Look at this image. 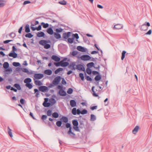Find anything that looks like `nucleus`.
<instances>
[{"label": "nucleus", "mask_w": 152, "mask_h": 152, "mask_svg": "<svg viewBox=\"0 0 152 152\" xmlns=\"http://www.w3.org/2000/svg\"><path fill=\"white\" fill-rule=\"evenodd\" d=\"M38 89L39 90L37 89H34V93L36 94L35 96L37 97H39V91L44 93L47 92L48 91V87L44 86L39 87Z\"/></svg>", "instance_id": "1"}, {"label": "nucleus", "mask_w": 152, "mask_h": 152, "mask_svg": "<svg viewBox=\"0 0 152 152\" xmlns=\"http://www.w3.org/2000/svg\"><path fill=\"white\" fill-rule=\"evenodd\" d=\"M17 49L15 46H13L12 47V52L10 53L8 55L10 57H13L14 58H15L17 57L18 55L15 51H17Z\"/></svg>", "instance_id": "2"}, {"label": "nucleus", "mask_w": 152, "mask_h": 152, "mask_svg": "<svg viewBox=\"0 0 152 152\" xmlns=\"http://www.w3.org/2000/svg\"><path fill=\"white\" fill-rule=\"evenodd\" d=\"M39 44L44 46L45 48L48 49L50 48L51 45L50 44L46 43V42L45 40H42L39 41Z\"/></svg>", "instance_id": "3"}, {"label": "nucleus", "mask_w": 152, "mask_h": 152, "mask_svg": "<svg viewBox=\"0 0 152 152\" xmlns=\"http://www.w3.org/2000/svg\"><path fill=\"white\" fill-rule=\"evenodd\" d=\"M61 79V77L60 76H57L54 79L52 83L54 85H58Z\"/></svg>", "instance_id": "4"}, {"label": "nucleus", "mask_w": 152, "mask_h": 152, "mask_svg": "<svg viewBox=\"0 0 152 152\" xmlns=\"http://www.w3.org/2000/svg\"><path fill=\"white\" fill-rule=\"evenodd\" d=\"M81 59L84 61L89 60L91 59V57L88 55H83L81 56Z\"/></svg>", "instance_id": "5"}, {"label": "nucleus", "mask_w": 152, "mask_h": 152, "mask_svg": "<svg viewBox=\"0 0 152 152\" xmlns=\"http://www.w3.org/2000/svg\"><path fill=\"white\" fill-rule=\"evenodd\" d=\"M43 77V74L41 73L35 74L34 75V77L37 79H41Z\"/></svg>", "instance_id": "6"}, {"label": "nucleus", "mask_w": 152, "mask_h": 152, "mask_svg": "<svg viewBox=\"0 0 152 152\" xmlns=\"http://www.w3.org/2000/svg\"><path fill=\"white\" fill-rule=\"evenodd\" d=\"M71 34L70 32L64 33L63 34L62 37L64 39H67L70 37Z\"/></svg>", "instance_id": "7"}, {"label": "nucleus", "mask_w": 152, "mask_h": 152, "mask_svg": "<svg viewBox=\"0 0 152 152\" xmlns=\"http://www.w3.org/2000/svg\"><path fill=\"white\" fill-rule=\"evenodd\" d=\"M76 68L79 70L83 71H85V69L84 66L83 65L81 64H77L76 66Z\"/></svg>", "instance_id": "8"}, {"label": "nucleus", "mask_w": 152, "mask_h": 152, "mask_svg": "<svg viewBox=\"0 0 152 152\" xmlns=\"http://www.w3.org/2000/svg\"><path fill=\"white\" fill-rule=\"evenodd\" d=\"M77 49L78 50L83 52H86L87 50L86 48L81 46H78L77 47Z\"/></svg>", "instance_id": "9"}, {"label": "nucleus", "mask_w": 152, "mask_h": 152, "mask_svg": "<svg viewBox=\"0 0 152 152\" xmlns=\"http://www.w3.org/2000/svg\"><path fill=\"white\" fill-rule=\"evenodd\" d=\"M51 58L52 60H53L56 62H59L61 60L60 58L54 55H53L51 57Z\"/></svg>", "instance_id": "10"}, {"label": "nucleus", "mask_w": 152, "mask_h": 152, "mask_svg": "<svg viewBox=\"0 0 152 152\" xmlns=\"http://www.w3.org/2000/svg\"><path fill=\"white\" fill-rule=\"evenodd\" d=\"M68 66V67L69 68L71 69L72 70H75L76 68L75 67V62H73L72 63H71Z\"/></svg>", "instance_id": "11"}, {"label": "nucleus", "mask_w": 152, "mask_h": 152, "mask_svg": "<svg viewBox=\"0 0 152 152\" xmlns=\"http://www.w3.org/2000/svg\"><path fill=\"white\" fill-rule=\"evenodd\" d=\"M46 31L50 35H52L54 34L53 31L51 27H50L48 28L47 30Z\"/></svg>", "instance_id": "12"}, {"label": "nucleus", "mask_w": 152, "mask_h": 152, "mask_svg": "<svg viewBox=\"0 0 152 152\" xmlns=\"http://www.w3.org/2000/svg\"><path fill=\"white\" fill-rule=\"evenodd\" d=\"M59 94L62 96H65L66 95V92L64 90H60L59 91Z\"/></svg>", "instance_id": "13"}, {"label": "nucleus", "mask_w": 152, "mask_h": 152, "mask_svg": "<svg viewBox=\"0 0 152 152\" xmlns=\"http://www.w3.org/2000/svg\"><path fill=\"white\" fill-rule=\"evenodd\" d=\"M70 105L72 107H74L76 105V102L75 100L72 99L70 101Z\"/></svg>", "instance_id": "14"}, {"label": "nucleus", "mask_w": 152, "mask_h": 152, "mask_svg": "<svg viewBox=\"0 0 152 152\" xmlns=\"http://www.w3.org/2000/svg\"><path fill=\"white\" fill-rule=\"evenodd\" d=\"M61 66L63 67H66L68 66L69 64V62L67 61L64 62L62 61H61Z\"/></svg>", "instance_id": "15"}, {"label": "nucleus", "mask_w": 152, "mask_h": 152, "mask_svg": "<svg viewBox=\"0 0 152 152\" xmlns=\"http://www.w3.org/2000/svg\"><path fill=\"white\" fill-rule=\"evenodd\" d=\"M60 120H61L62 122L65 123H67L68 121V118L64 116H62L61 118L60 119Z\"/></svg>", "instance_id": "16"}, {"label": "nucleus", "mask_w": 152, "mask_h": 152, "mask_svg": "<svg viewBox=\"0 0 152 152\" xmlns=\"http://www.w3.org/2000/svg\"><path fill=\"white\" fill-rule=\"evenodd\" d=\"M140 129V127L138 126H136L133 130H132V133L133 134H135L138 132V130Z\"/></svg>", "instance_id": "17"}, {"label": "nucleus", "mask_w": 152, "mask_h": 152, "mask_svg": "<svg viewBox=\"0 0 152 152\" xmlns=\"http://www.w3.org/2000/svg\"><path fill=\"white\" fill-rule=\"evenodd\" d=\"M123 25L121 24H118L114 26V28L115 29H121L123 27Z\"/></svg>", "instance_id": "18"}, {"label": "nucleus", "mask_w": 152, "mask_h": 152, "mask_svg": "<svg viewBox=\"0 0 152 152\" xmlns=\"http://www.w3.org/2000/svg\"><path fill=\"white\" fill-rule=\"evenodd\" d=\"M44 73L46 75H50L52 74V72L50 69H48L45 70Z\"/></svg>", "instance_id": "19"}, {"label": "nucleus", "mask_w": 152, "mask_h": 152, "mask_svg": "<svg viewBox=\"0 0 152 152\" xmlns=\"http://www.w3.org/2000/svg\"><path fill=\"white\" fill-rule=\"evenodd\" d=\"M25 28V31L26 33H28L30 32V30L28 24H27L26 25Z\"/></svg>", "instance_id": "20"}, {"label": "nucleus", "mask_w": 152, "mask_h": 152, "mask_svg": "<svg viewBox=\"0 0 152 152\" xmlns=\"http://www.w3.org/2000/svg\"><path fill=\"white\" fill-rule=\"evenodd\" d=\"M45 35V34L42 31L38 32L37 36L39 37H44Z\"/></svg>", "instance_id": "21"}, {"label": "nucleus", "mask_w": 152, "mask_h": 152, "mask_svg": "<svg viewBox=\"0 0 152 152\" xmlns=\"http://www.w3.org/2000/svg\"><path fill=\"white\" fill-rule=\"evenodd\" d=\"M31 79L30 78H26L24 80V82L26 83V84L31 83Z\"/></svg>", "instance_id": "22"}, {"label": "nucleus", "mask_w": 152, "mask_h": 152, "mask_svg": "<svg viewBox=\"0 0 152 152\" xmlns=\"http://www.w3.org/2000/svg\"><path fill=\"white\" fill-rule=\"evenodd\" d=\"M148 29V27L145 26V24H143L141 26L140 29L142 31H146Z\"/></svg>", "instance_id": "23"}, {"label": "nucleus", "mask_w": 152, "mask_h": 152, "mask_svg": "<svg viewBox=\"0 0 152 152\" xmlns=\"http://www.w3.org/2000/svg\"><path fill=\"white\" fill-rule=\"evenodd\" d=\"M6 3L5 0H0V7H4Z\"/></svg>", "instance_id": "24"}, {"label": "nucleus", "mask_w": 152, "mask_h": 152, "mask_svg": "<svg viewBox=\"0 0 152 152\" xmlns=\"http://www.w3.org/2000/svg\"><path fill=\"white\" fill-rule=\"evenodd\" d=\"M12 69L11 68H8L5 69V74H9L10 73V72H12Z\"/></svg>", "instance_id": "25"}, {"label": "nucleus", "mask_w": 152, "mask_h": 152, "mask_svg": "<svg viewBox=\"0 0 152 152\" xmlns=\"http://www.w3.org/2000/svg\"><path fill=\"white\" fill-rule=\"evenodd\" d=\"M72 122L74 126H78L79 123L77 120L76 119L73 120H72Z\"/></svg>", "instance_id": "26"}, {"label": "nucleus", "mask_w": 152, "mask_h": 152, "mask_svg": "<svg viewBox=\"0 0 152 152\" xmlns=\"http://www.w3.org/2000/svg\"><path fill=\"white\" fill-rule=\"evenodd\" d=\"M7 131L8 134L10 136L11 138H12L13 137V136L12 135V130L10 128L9 126H8L7 127Z\"/></svg>", "instance_id": "27"}, {"label": "nucleus", "mask_w": 152, "mask_h": 152, "mask_svg": "<svg viewBox=\"0 0 152 152\" xmlns=\"http://www.w3.org/2000/svg\"><path fill=\"white\" fill-rule=\"evenodd\" d=\"M45 107H48L50 106L51 105L50 103L48 102H43L42 104Z\"/></svg>", "instance_id": "28"}, {"label": "nucleus", "mask_w": 152, "mask_h": 152, "mask_svg": "<svg viewBox=\"0 0 152 152\" xmlns=\"http://www.w3.org/2000/svg\"><path fill=\"white\" fill-rule=\"evenodd\" d=\"M54 37L57 39H60L61 38V35L59 34L54 32Z\"/></svg>", "instance_id": "29"}, {"label": "nucleus", "mask_w": 152, "mask_h": 152, "mask_svg": "<svg viewBox=\"0 0 152 152\" xmlns=\"http://www.w3.org/2000/svg\"><path fill=\"white\" fill-rule=\"evenodd\" d=\"M41 24L42 26L44 28H46L48 27L49 26V24L48 23H45L44 22H42Z\"/></svg>", "instance_id": "30"}, {"label": "nucleus", "mask_w": 152, "mask_h": 152, "mask_svg": "<svg viewBox=\"0 0 152 152\" xmlns=\"http://www.w3.org/2000/svg\"><path fill=\"white\" fill-rule=\"evenodd\" d=\"M56 125L58 127H60L61 126V127H63V126H61V125L62 124V121L61 120H60L56 122Z\"/></svg>", "instance_id": "31"}, {"label": "nucleus", "mask_w": 152, "mask_h": 152, "mask_svg": "<svg viewBox=\"0 0 152 152\" xmlns=\"http://www.w3.org/2000/svg\"><path fill=\"white\" fill-rule=\"evenodd\" d=\"M9 66V64L8 62H4L3 64V66L5 69L8 68Z\"/></svg>", "instance_id": "32"}, {"label": "nucleus", "mask_w": 152, "mask_h": 152, "mask_svg": "<svg viewBox=\"0 0 152 152\" xmlns=\"http://www.w3.org/2000/svg\"><path fill=\"white\" fill-rule=\"evenodd\" d=\"M102 78L101 76L99 74L97 75L94 78L95 80L96 81H99Z\"/></svg>", "instance_id": "33"}, {"label": "nucleus", "mask_w": 152, "mask_h": 152, "mask_svg": "<svg viewBox=\"0 0 152 152\" xmlns=\"http://www.w3.org/2000/svg\"><path fill=\"white\" fill-rule=\"evenodd\" d=\"M52 116L54 118H57L59 117V114L58 113L55 112L52 113Z\"/></svg>", "instance_id": "34"}, {"label": "nucleus", "mask_w": 152, "mask_h": 152, "mask_svg": "<svg viewBox=\"0 0 152 152\" xmlns=\"http://www.w3.org/2000/svg\"><path fill=\"white\" fill-rule=\"evenodd\" d=\"M14 86L17 89V90H20L21 89V88L19 84L15 83L14 84Z\"/></svg>", "instance_id": "35"}, {"label": "nucleus", "mask_w": 152, "mask_h": 152, "mask_svg": "<svg viewBox=\"0 0 152 152\" xmlns=\"http://www.w3.org/2000/svg\"><path fill=\"white\" fill-rule=\"evenodd\" d=\"M63 69L62 68H59L56 69L54 72L55 74H58L60 72L62 71Z\"/></svg>", "instance_id": "36"}, {"label": "nucleus", "mask_w": 152, "mask_h": 152, "mask_svg": "<svg viewBox=\"0 0 152 152\" xmlns=\"http://www.w3.org/2000/svg\"><path fill=\"white\" fill-rule=\"evenodd\" d=\"M49 101L50 103H51L52 104H55L56 103V101L55 99L52 98L49 99Z\"/></svg>", "instance_id": "37"}, {"label": "nucleus", "mask_w": 152, "mask_h": 152, "mask_svg": "<svg viewBox=\"0 0 152 152\" xmlns=\"http://www.w3.org/2000/svg\"><path fill=\"white\" fill-rule=\"evenodd\" d=\"M25 37L26 38H31L33 37V35L31 33H28L25 35Z\"/></svg>", "instance_id": "38"}, {"label": "nucleus", "mask_w": 152, "mask_h": 152, "mask_svg": "<svg viewBox=\"0 0 152 152\" xmlns=\"http://www.w3.org/2000/svg\"><path fill=\"white\" fill-rule=\"evenodd\" d=\"M34 83L36 85L38 86H40L42 84L41 82L39 80H35L34 81Z\"/></svg>", "instance_id": "39"}, {"label": "nucleus", "mask_w": 152, "mask_h": 152, "mask_svg": "<svg viewBox=\"0 0 152 152\" xmlns=\"http://www.w3.org/2000/svg\"><path fill=\"white\" fill-rule=\"evenodd\" d=\"M96 119V117L95 115L93 114H91V115L90 120L92 121H94Z\"/></svg>", "instance_id": "40"}, {"label": "nucleus", "mask_w": 152, "mask_h": 152, "mask_svg": "<svg viewBox=\"0 0 152 152\" xmlns=\"http://www.w3.org/2000/svg\"><path fill=\"white\" fill-rule=\"evenodd\" d=\"M73 38L74 39L75 38L76 39V41H77V39H79V37L77 33H75V34H73L72 35Z\"/></svg>", "instance_id": "41"}, {"label": "nucleus", "mask_w": 152, "mask_h": 152, "mask_svg": "<svg viewBox=\"0 0 152 152\" xmlns=\"http://www.w3.org/2000/svg\"><path fill=\"white\" fill-rule=\"evenodd\" d=\"M25 86L29 89H31L33 87L32 84H31L30 83L26 84Z\"/></svg>", "instance_id": "42"}, {"label": "nucleus", "mask_w": 152, "mask_h": 152, "mask_svg": "<svg viewBox=\"0 0 152 152\" xmlns=\"http://www.w3.org/2000/svg\"><path fill=\"white\" fill-rule=\"evenodd\" d=\"M126 51L125 50H123L121 54V59L123 60L124 59L125 57V54L126 53Z\"/></svg>", "instance_id": "43"}, {"label": "nucleus", "mask_w": 152, "mask_h": 152, "mask_svg": "<svg viewBox=\"0 0 152 152\" xmlns=\"http://www.w3.org/2000/svg\"><path fill=\"white\" fill-rule=\"evenodd\" d=\"M63 29L61 28H56L55 30L56 33L59 34L62 31Z\"/></svg>", "instance_id": "44"}, {"label": "nucleus", "mask_w": 152, "mask_h": 152, "mask_svg": "<svg viewBox=\"0 0 152 152\" xmlns=\"http://www.w3.org/2000/svg\"><path fill=\"white\" fill-rule=\"evenodd\" d=\"M94 63L93 62H91L88 63L87 64V66L88 67L91 68L94 66Z\"/></svg>", "instance_id": "45"}, {"label": "nucleus", "mask_w": 152, "mask_h": 152, "mask_svg": "<svg viewBox=\"0 0 152 152\" xmlns=\"http://www.w3.org/2000/svg\"><path fill=\"white\" fill-rule=\"evenodd\" d=\"M86 72L87 73L88 75H91L92 73V71L91 69L89 68H87L86 69Z\"/></svg>", "instance_id": "46"}, {"label": "nucleus", "mask_w": 152, "mask_h": 152, "mask_svg": "<svg viewBox=\"0 0 152 152\" xmlns=\"http://www.w3.org/2000/svg\"><path fill=\"white\" fill-rule=\"evenodd\" d=\"M94 86H93L92 88H91V90L92 91H93V96H95V97H97V96H98V94H96L95 93V91H94Z\"/></svg>", "instance_id": "47"}, {"label": "nucleus", "mask_w": 152, "mask_h": 152, "mask_svg": "<svg viewBox=\"0 0 152 152\" xmlns=\"http://www.w3.org/2000/svg\"><path fill=\"white\" fill-rule=\"evenodd\" d=\"M78 53V52L77 51H74L72 52H70V54L73 56H75Z\"/></svg>", "instance_id": "48"}, {"label": "nucleus", "mask_w": 152, "mask_h": 152, "mask_svg": "<svg viewBox=\"0 0 152 152\" xmlns=\"http://www.w3.org/2000/svg\"><path fill=\"white\" fill-rule=\"evenodd\" d=\"M77 110L76 108L74 107L72 110V113L74 115H75L77 114Z\"/></svg>", "instance_id": "49"}, {"label": "nucleus", "mask_w": 152, "mask_h": 152, "mask_svg": "<svg viewBox=\"0 0 152 152\" xmlns=\"http://www.w3.org/2000/svg\"><path fill=\"white\" fill-rule=\"evenodd\" d=\"M74 39L73 37L72 38H68L67 39L68 42L70 44L73 43Z\"/></svg>", "instance_id": "50"}, {"label": "nucleus", "mask_w": 152, "mask_h": 152, "mask_svg": "<svg viewBox=\"0 0 152 152\" xmlns=\"http://www.w3.org/2000/svg\"><path fill=\"white\" fill-rule=\"evenodd\" d=\"M58 3L63 5H65L66 4V2L65 0H63L58 2Z\"/></svg>", "instance_id": "51"}, {"label": "nucleus", "mask_w": 152, "mask_h": 152, "mask_svg": "<svg viewBox=\"0 0 152 152\" xmlns=\"http://www.w3.org/2000/svg\"><path fill=\"white\" fill-rule=\"evenodd\" d=\"M85 75L86 76V79L87 81H91L92 80V79L91 77H90L89 76H87L86 74V72L85 73Z\"/></svg>", "instance_id": "52"}, {"label": "nucleus", "mask_w": 152, "mask_h": 152, "mask_svg": "<svg viewBox=\"0 0 152 152\" xmlns=\"http://www.w3.org/2000/svg\"><path fill=\"white\" fill-rule=\"evenodd\" d=\"M13 65L15 67L19 66H20V64L19 62H14L12 63Z\"/></svg>", "instance_id": "53"}, {"label": "nucleus", "mask_w": 152, "mask_h": 152, "mask_svg": "<svg viewBox=\"0 0 152 152\" xmlns=\"http://www.w3.org/2000/svg\"><path fill=\"white\" fill-rule=\"evenodd\" d=\"M79 76L81 80L82 81H83L84 80V78L83 74V73H80L79 74Z\"/></svg>", "instance_id": "54"}, {"label": "nucleus", "mask_w": 152, "mask_h": 152, "mask_svg": "<svg viewBox=\"0 0 152 152\" xmlns=\"http://www.w3.org/2000/svg\"><path fill=\"white\" fill-rule=\"evenodd\" d=\"M73 89L71 88H69L67 91V93L69 94H71L73 93Z\"/></svg>", "instance_id": "55"}, {"label": "nucleus", "mask_w": 152, "mask_h": 152, "mask_svg": "<svg viewBox=\"0 0 152 152\" xmlns=\"http://www.w3.org/2000/svg\"><path fill=\"white\" fill-rule=\"evenodd\" d=\"M88 111L86 109H84L81 111V114L82 115H84L87 113Z\"/></svg>", "instance_id": "56"}, {"label": "nucleus", "mask_w": 152, "mask_h": 152, "mask_svg": "<svg viewBox=\"0 0 152 152\" xmlns=\"http://www.w3.org/2000/svg\"><path fill=\"white\" fill-rule=\"evenodd\" d=\"M73 128L77 132H80V130L79 128V127H78V126H73Z\"/></svg>", "instance_id": "57"}, {"label": "nucleus", "mask_w": 152, "mask_h": 152, "mask_svg": "<svg viewBox=\"0 0 152 152\" xmlns=\"http://www.w3.org/2000/svg\"><path fill=\"white\" fill-rule=\"evenodd\" d=\"M31 3L30 1H25L23 3V5H25L27 4H30Z\"/></svg>", "instance_id": "58"}, {"label": "nucleus", "mask_w": 152, "mask_h": 152, "mask_svg": "<svg viewBox=\"0 0 152 152\" xmlns=\"http://www.w3.org/2000/svg\"><path fill=\"white\" fill-rule=\"evenodd\" d=\"M52 110H48L47 112V115L48 116H51L52 114Z\"/></svg>", "instance_id": "59"}, {"label": "nucleus", "mask_w": 152, "mask_h": 152, "mask_svg": "<svg viewBox=\"0 0 152 152\" xmlns=\"http://www.w3.org/2000/svg\"><path fill=\"white\" fill-rule=\"evenodd\" d=\"M54 64L56 66H57V67L61 66V61L60 62H58V63L54 62Z\"/></svg>", "instance_id": "60"}, {"label": "nucleus", "mask_w": 152, "mask_h": 152, "mask_svg": "<svg viewBox=\"0 0 152 152\" xmlns=\"http://www.w3.org/2000/svg\"><path fill=\"white\" fill-rule=\"evenodd\" d=\"M66 123V127L67 128H69L71 127V125L70 123H68L67 122Z\"/></svg>", "instance_id": "61"}, {"label": "nucleus", "mask_w": 152, "mask_h": 152, "mask_svg": "<svg viewBox=\"0 0 152 152\" xmlns=\"http://www.w3.org/2000/svg\"><path fill=\"white\" fill-rule=\"evenodd\" d=\"M62 83L64 85H66L67 84L65 80L63 78H62Z\"/></svg>", "instance_id": "62"}, {"label": "nucleus", "mask_w": 152, "mask_h": 152, "mask_svg": "<svg viewBox=\"0 0 152 152\" xmlns=\"http://www.w3.org/2000/svg\"><path fill=\"white\" fill-rule=\"evenodd\" d=\"M22 70L23 72H26V73H27L28 72V70L25 68H23L22 69Z\"/></svg>", "instance_id": "63"}, {"label": "nucleus", "mask_w": 152, "mask_h": 152, "mask_svg": "<svg viewBox=\"0 0 152 152\" xmlns=\"http://www.w3.org/2000/svg\"><path fill=\"white\" fill-rule=\"evenodd\" d=\"M97 106H94L93 107H90V109L92 110H94L96 109H97Z\"/></svg>", "instance_id": "64"}]
</instances>
